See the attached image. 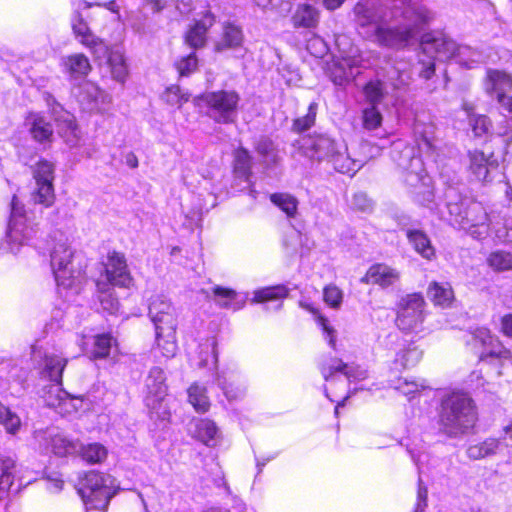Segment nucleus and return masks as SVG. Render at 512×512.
Masks as SVG:
<instances>
[{"label":"nucleus","mask_w":512,"mask_h":512,"mask_svg":"<svg viewBox=\"0 0 512 512\" xmlns=\"http://www.w3.org/2000/svg\"><path fill=\"white\" fill-rule=\"evenodd\" d=\"M353 12L361 33L392 49L413 44L435 17L428 7L412 0H359Z\"/></svg>","instance_id":"f257e3e1"},{"label":"nucleus","mask_w":512,"mask_h":512,"mask_svg":"<svg viewBox=\"0 0 512 512\" xmlns=\"http://www.w3.org/2000/svg\"><path fill=\"white\" fill-rule=\"evenodd\" d=\"M420 47L422 56L418 61L419 77L428 81L435 74V60L454 59L468 69L484 62L483 55L469 46L457 45L454 40L441 31H432L422 36Z\"/></svg>","instance_id":"f03ea898"},{"label":"nucleus","mask_w":512,"mask_h":512,"mask_svg":"<svg viewBox=\"0 0 512 512\" xmlns=\"http://www.w3.org/2000/svg\"><path fill=\"white\" fill-rule=\"evenodd\" d=\"M148 317L154 326L152 351L155 357L166 360L175 357L178 352V314L170 299L163 294L153 295L148 302Z\"/></svg>","instance_id":"7ed1b4c3"},{"label":"nucleus","mask_w":512,"mask_h":512,"mask_svg":"<svg viewBox=\"0 0 512 512\" xmlns=\"http://www.w3.org/2000/svg\"><path fill=\"white\" fill-rule=\"evenodd\" d=\"M72 30L76 39L88 48L96 59L106 60L112 78L117 82L124 83L128 76V67L123 50L120 47H108L101 38L92 32L79 13L72 19Z\"/></svg>","instance_id":"20e7f679"},{"label":"nucleus","mask_w":512,"mask_h":512,"mask_svg":"<svg viewBox=\"0 0 512 512\" xmlns=\"http://www.w3.org/2000/svg\"><path fill=\"white\" fill-rule=\"evenodd\" d=\"M392 157L397 165L405 171L404 181L406 184L416 189V201L434 210L431 178L426 172L422 158L415 155L413 147L405 146L402 141L393 143Z\"/></svg>","instance_id":"39448f33"},{"label":"nucleus","mask_w":512,"mask_h":512,"mask_svg":"<svg viewBox=\"0 0 512 512\" xmlns=\"http://www.w3.org/2000/svg\"><path fill=\"white\" fill-rule=\"evenodd\" d=\"M476 420L475 406L467 394L452 392L442 400L440 428L449 437L467 433L474 427Z\"/></svg>","instance_id":"423d86ee"},{"label":"nucleus","mask_w":512,"mask_h":512,"mask_svg":"<svg viewBox=\"0 0 512 512\" xmlns=\"http://www.w3.org/2000/svg\"><path fill=\"white\" fill-rule=\"evenodd\" d=\"M37 233V225L28 219L24 205L14 195L10 204L7 230L1 241V250L17 256L32 245Z\"/></svg>","instance_id":"0eeeda50"},{"label":"nucleus","mask_w":512,"mask_h":512,"mask_svg":"<svg viewBox=\"0 0 512 512\" xmlns=\"http://www.w3.org/2000/svg\"><path fill=\"white\" fill-rule=\"evenodd\" d=\"M447 210L448 221L453 226L465 230L475 239L488 236L491 220L482 203L463 199L460 203H448Z\"/></svg>","instance_id":"6e6552de"},{"label":"nucleus","mask_w":512,"mask_h":512,"mask_svg":"<svg viewBox=\"0 0 512 512\" xmlns=\"http://www.w3.org/2000/svg\"><path fill=\"white\" fill-rule=\"evenodd\" d=\"M479 360L496 369L498 376L502 375V369L512 363V356L501 341L485 327H477L470 331L467 339Z\"/></svg>","instance_id":"1a4fd4ad"},{"label":"nucleus","mask_w":512,"mask_h":512,"mask_svg":"<svg viewBox=\"0 0 512 512\" xmlns=\"http://www.w3.org/2000/svg\"><path fill=\"white\" fill-rule=\"evenodd\" d=\"M51 267L59 287L78 290L85 266L82 264V257L75 254L69 245L55 244L51 252Z\"/></svg>","instance_id":"9d476101"},{"label":"nucleus","mask_w":512,"mask_h":512,"mask_svg":"<svg viewBox=\"0 0 512 512\" xmlns=\"http://www.w3.org/2000/svg\"><path fill=\"white\" fill-rule=\"evenodd\" d=\"M484 85L486 92L495 97L498 103L511 114L510 118H501L495 128V133L505 137L507 141H512V96L506 95L512 90V75L502 70L489 69Z\"/></svg>","instance_id":"9b49d317"},{"label":"nucleus","mask_w":512,"mask_h":512,"mask_svg":"<svg viewBox=\"0 0 512 512\" xmlns=\"http://www.w3.org/2000/svg\"><path fill=\"white\" fill-rule=\"evenodd\" d=\"M77 491L87 509L105 510L117 488L110 476L90 471L79 480Z\"/></svg>","instance_id":"f8f14e48"},{"label":"nucleus","mask_w":512,"mask_h":512,"mask_svg":"<svg viewBox=\"0 0 512 512\" xmlns=\"http://www.w3.org/2000/svg\"><path fill=\"white\" fill-rule=\"evenodd\" d=\"M240 97L233 90L207 92L194 98L200 108H206V114L217 123H231L237 115Z\"/></svg>","instance_id":"ddd939ff"},{"label":"nucleus","mask_w":512,"mask_h":512,"mask_svg":"<svg viewBox=\"0 0 512 512\" xmlns=\"http://www.w3.org/2000/svg\"><path fill=\"white\" fill-rule=\"evenodd\" d=\"M33 438L37 448L44 454L58 457L75 455L79 449V441L68 437L56 428L36 430Z\"/></svg>","instance_id":"4468645a"},{"label":"nucleus","mask_w":512,"mask_h":512,"mask_svg":"<svg viewBox=\"0 0 512 512\" xmlns=\"http://www.w3.org/2000/svg\"><path fill=\"white\" fill-rule=\"evenodd\" d=\"M145 404L151 413L157 414L162 420L168 417V411L162 408V402L167 395L166 374L163 368L153 366L145 378Z\"/></svg>","instance_id":"2eb2a0df"},{"label":"nucleus","mask_w":512,"mask_h":512,"mask_svg":"<svg viewBox=\"0 0 512 512\" xmlns=\"http://www.w3.org/2000/svg\"><path fill=\"white\" fill-rule=\"evenodd\" d=\"M425 301L418 293L402 297L397 305V327L405 332L416 331L424 321Z\"/></svg>","instance_id":"dca6fc26"},{"label":"nucleus","mask_w":512,"mask_h":512,"mask_svg":"<svg viewBox=\"0 0 512 512\" xmlns=\"http://www.w3.org/2000/svg\"><path fill=\"white\" fill-rule=\"evenodd\" d=\"M34 179L35 188L31 192V201L45 208L51 207L55 202L53 164L47 160H40L34 169Z\"/></svg>","instance_id":"f3484780"},{"label":"nucleus","mask_w":512,"mask_h":512,"mask_svg":"<svg viewBox=\"0 0 512 512\" xmlns=\"http://www.w3.org/2000/svg\"><path fill=\"white\" fill-rule=\"evenodd\" d=\"M320 371L324 380L330 385L341 381L346 383L361 381L367 378V371L359 366L348 365L338 358H325L320 363Z\"/></svg>","instance_id":"a211bd4d"},{"label":"nucleus","mask_w":512,"mask_h":512,"mask_svg":"<svg viewBox=\"0 0 512 512\" xmlns=\"http://www.w3.org/2000/svg\"><path fill=\"white\" fill-rule=\"evenodd\" d=\"M367 67L369 63H366L363 55L357 49H352L333 63L330 68V78L335 85L345 86L355 79L360 73V68Z\"/></svg>","instance_id":"6ab92c4d"},{"label":"nucleus","mask_w":512,"mask_h":512,"mask_svg":"<svg viewBox=\"0 0 512 512\" xmlns=\"http://www.w3.org/2000/svg\"><path fill=\"white\" fill-rule=\"evenodd\" d=\"M407 451L412 461L416 465L419 475L430 472L436 467L437 458L431 457L426 446L422 443L407 445ZM427 506V488L423 486L421 476H419V486L417 493V503L415 512H424Z\"/></svg>","instance_id":"aec40b11"},{"label":"nucleus","mask_w":512,"mask_h":512,"mask_svg":"<svg viewBox=\"0 0 512 512\" xmlns=\"http://www.w3.org/2000/svg\"><path fill=\"white\" fill-rule=\"evenodd\" d=\"M98 280L109 283L110 286L129 288L133 278L128 270L125 256L116 251L109 253L105 273Z\"/></svg>","instance_id":"412c9836"},{"label":"nucleus","mask_w":512,"mask_h":512,"mask_svg":"<svg viewBox=\"0 0 512 512\" xmlns=\"http://www.w3.org/2000/svg\"><path fill=\"white\" fill-rule=\"evenodd\" d=\"M46 101L58 124L59 133L68 145L71 147L76 146L80 139V131L76 124L75 117L68 111H65L52 96L49 95Z\"/></svg>","instance_id":"4be33fe9"},{"label":"nucleus","mask_w":512,"mask_h":512,"mask_svg":"<svg viewBox=\"0 0 512 512\" xmlns=\"http://www.w3.org/2000/svg\"><path fill=\"white\" fill-rule=\"evenodd\" d=\"M219 388L229 401L242 399L246 394V383L235 368H223L216 378Z\"/></svg>","instance_id":"5701e85b"},{"label":"nucleus","mask_w":512,"mask_h":512,"mask_svg":"<svg viewBox=\"0 0 512 512\" xmlns=\"http://www.w3.org/2000/svg\"><path fill=\"white\" fill-rule=\"evenodd\" d=\"M320 17L321 11L318 7L309 3H300L291 16V23L295 29H304L315 35Z\"/></svg>","instance_id":"b1692460"},{"label":"nucleus","mask_w":512,"mask_h":512,"mask_svg":"<svg viewBox=\"0 0 512 512\" xmlns=\"http://www.w3.org/2000/svg\"><path fill=\"white\" fill-rule=\"evenodd\" d=\"M468 157L469 170L475 179L488 182L490 170L498 165L497 159L494 158V154L492 152L475 149L469 151Z\"/></svg>","instance_id":"393cba45"},{"label":"nucleus","mask_w":512,"mask_h":512,"mask_svg":"<svg viewBox=\"0 0 512 512\" xmlns=\"http://www.w3.org/2000/svg\"><path fill=\"white\" fill-rule=\"evenodd\" d=\"M243 42L242 29L233 23H225L222 34L215 43V50L217 52L232 50L237 53V56H243L245 52Z\"/></svg>","instance_id":"a878e982"},{"label":"nucleus","mask_w":512,"mask_h":512,"mask_svg":"<svg viewBox=\"0 0 512 512\" xmlns=\"http://www.w3.org/2000/svg\"><path fill=\"white\" fill-rule=\"evenodd\" d=\"M341 144H336L334 140L326 135L309 137L304 141L303 148L305 153L311 159L331 160V155L339 148Z\"/></svg>","instance_id":"bb28decb"},{"label":"nucleus","mask_w":512,"mask_h":512,"mask_svg":"<svg viewBox=\"0 0 512 512\" xmlns=\"http://www.w3.org/2000/svg\"><path fill=\"white\" fill-rule=\"evenodd\" d=\"M467 456L472 460H479L496 454H510L508 444H504L501 439L494 437L472 444L467 448Z\"/></svg>","instance_id":"cd10ccee"},{"label":"nucleus","mask_w":512,"mask_h":512,"mask_svg":"<svg viewBox=\"0 0 512 512\" xmlns=\"http://www.w3.org/2000/svg\"><path fill=\"white\" fill-rule=\"evenodd\" d=\"M414 134L419 150L433 154L438 149L439 141L433 123H424L417 120L414 125Z\"/></svg>","instance_id":"c85d7f7f"},{"label":"nucleus","mask_w":512,"mask_h":512,"mask_svg":"<svg viewBox=\"0 0 512 512\" xmlns=\"http://www.w3.org/2000/svg\"><path fill=\"white\" fill-rule=\"evenodd\" d=\"M400 279V273L395 268L386 264L372 265L367 271L363 281L378 284L382 287L393 285Z\"/></svg>","instance_id":"c756f323"},{"label":"nucleus","mask_w":512,"mask_h":512,"mask_svg":"<svg viewBox=\"0 0 512 512\" xmlns=\"http://www.w3.org/2000/svg\"><path fill=\"white\" fill-rule=\"evenodd\" d=\"M214 301L218 306L233 311H238L245 306L247 296L233 289L215 286L213 288Z\"/></svg>","instance_id":"7c9ffc66"},{"label":"nucleus","mask_w":512,"mask_h":512,"mask_svg":"<svg viewBox=\"0 0 512 512\" xmlns=\"http://www.w3.org/2000/svg\"><path fill=\"white\" fill-rule=\"evenodd\" d=\"M192 365L202 369H212L217 363L216 341L214 338H207L198 345L196 354L190 358Z\"/></svg>","instance_id":"2f4dec72"},{"label":"nucleus","mask_w":512,"mask_h":512,"mask_svg":"<svg viewBox=\"0 0 512 512\" xmlns=\"http://www.w3.org/2000/svg\"><path fill=\"white\" fill-rule=\"evenodd\" d=\"M214 23V16L207 12L200 20H197L194 25L186 33V42L192 48L203 47L206 43V34L209 28Z\"/></svg>","instance_id":"473e14b6"},{"label":"nucleus","mask_w":512,"mask_h":512,"mask_svg":"<svg viewBox=\"0 0 512 512\" xmlns=\"http://www.w3.org/2000/svg\"><path fill=\"white\" fill-rule=\"evenodd\" d=\"M62 67L63 71L68 74L71 79L86 77L91 70L88 57L82 53H76L62 58Z\"/></svg>","instance_id":"72a5a7b5"},{"label":"nucleus","mask_w":512,"mask_h":512,"mask_svg":"<svg viewBox=\"0 0 512 512\" xmlns=\"http://www.w3.org/2000/svg\"><path fill=\"white\" fill-rule=\"evenodd\" d=\"M68 359L55 353L46 352L43 356L42 375L52 382H62V373L67 364Z\"/></svg>","instance_id":"f704fd0d"},{"label":"nucleus","mask_w":512,"mask_h":512,"mask_svg":"<svg viewBox=\"0 0 512 512\" xmlns=\"http://www.w3.org/2000/svg\"><path fill=\"white\" fill-rule=\"evenodd\" d=\"M388 386L411 400L428 388L422 379L394 377L388 380Z\"/></svg>","instance_id":"c9c22d12"},{"label":"nucleus","mask_w":512,"mask_h":512,"mask_svg":"<svg viewBox=\"0 0 512 512\" xmlns=\"http://www.w3.org/2000/svg\"><path fill=\"white\" fill-rule=\"evenodd\" d=\"M329 162H331L337 172L349 174L351 176L363 166V163L360 160L351 158L347 152V148L342 144L331 155V160Z\"/></svg>","instance_id":"e433bc0d"},{"label":"nucleus","mask_w":512,"mask_h":512,"mask_svg":"<svg viewBox=\"0 0 512 512\" xmlns=\"http://www.w3.org/2000/svg\"><path fill=\"white\" fill-rule=\"evenodd\" d=\"M26 125L37 142L44 143L52 137V125L39 113H30L26 119Z\"/></svg>","instance_id":"4c0bfd02"},{"label":"nucleus","mask_w":512,"mask_h":512,"mask_svg":"<svg viewBox=\"0 0 512 512\" xmlns=\"http://www.w3.org/2000/svg\"><path fill=\"white\" fill-rule=\"evenodd\" d=\"M82 102H86L91 110H101L102 105L110 102V97L102 91L95 83L86 82L80 91Z\"/></svg>","instance_id":"58836bf2"},{"label":"nucleus","mask_w":512,"mask_h":512,"mask_svg":"<svg viewBox=\"0 0 512 512\" xmlns=\"http://www.w3.org/2000/svg\"><path fill=\"white\" fill-rule=\"evenodd\" d=\"M194 437L206 446L213 447L217 444L219 431L216 424L210 419H199L194 424Z\"/></svg>","instance_id":"ea45409f"},{"label":"nucleus","mask_w":512,"mask_h":512,"mask_svg":"<svg viewBox=\"0 0 512 512\" xmlns=\"http://www.w3.org/2000/svg\"><path fill=\"white\" fill-rule=\"evenodd\" d=\"M289 290L285 285L268 286L257 289L253 292L252 303H266L270 301L279 302L277 309L281 308V302L288 296Z\"/></svg>","instance_id":"a19ab883"},{"label":"nucleus","mask_w":512,"mask_h":512,"mask_svg":"<svg viewBox=\"0 0 512 512\" xmlns=\"http://www.w3.org/2000/svg\"><path fill=\"white\" fill-rule=\"evenodd\" d=\"M407 238L415 251L427 260L435 258V248L428 236L421 230H408Z\"/></svg>","instance_id":"79ce46f5"},{"label":"nucleus","mask_w":512,"mask_h":512,"mask_svg":"<svg viewBox=\"0 0 512 512\" xmlns=\"http://www.w3.org/2000/svg\"><path fill=\"white\" fill-rule=\"evenodd\" d=\"M422 350L413 342L399 349L395 360V369L414 367L422 358Z\"/></svg>","instance_id":"37998d69"},{"label":"nucleus","mask_w":512,"mask_h":512,"mask_svg":"<svg viewBox=\"0 0 512 512\" xmlns=\"http://www.w3.org/2000/svg\"><path fill=\"white\" fill-rule=\"evenodd\" d=\"M96 286L98 299L102 309L111 315L116 314L119 310L120 304L117 297L114 296V286H110L109 283L103 282L102 280H97Z\"/></svg>","instance_id":"c03bdc74"},{"label":"nucleus","mask_w":512,"mask_h":512,"mask_svg":"<svg viewBox=\"0 0 512 512\" xmlns=\"http://www.w3.org/2000/svg\"><path fill=\"white\" fill-rule=\"evenodd\" d=\"M428 296L435 305L449 307L454 299L452 287L449 283L433 282L428 287Z\"/></svg>","instance_id":"a18cd8bd"},{"label":"nucleus","mask_w":512,"mask_h":512,"mask_svg":"<svg viewBox=\"0 0 512 512\" xmlns=\"http://www.w3.org/2000/svg\"><path fill=\"white\" fill-rule=\"evenodd\" d=\"M234 175L250 186L251 156L244 148H238L234 153Z\"/></svg>","instance_id":"49530a36"},{"label":"nucleus","mask_w":512,"mask_h":512,"mask_svg":"<svg viewBox=\"0 0 512 512\" xmlns=\"http://www.w3.org/2000/svg\"><path fill=\"white\" fill-rule=\"evenodd\" d=\"M301 307L310 312L317 322V325L321 328L323 337L328 341L329 346L336 350V330L330 325L328 319L322 316L318 309L310 303L300 302Z\"/></svg>","instance_id":"de8ad7c7"},{"label":"nucleus","mask_w":512,"mask_h":512,"mask_svg":"<svg viewBox=\"0 0 512 512\" xmlns=\"http://www.w3.org/2000/svg\"><path fill=\"white\" fill-rule=\"evenodd\" d=\"M77 453H79L81 458L89 464L102 463L108 455L106 447L100 443L82 444L79 442V449Z\"/></svg>","instance_id":"09e8293b"},{"label":"nucleus","mask_w":512,"mask_h":512,"mask_svg":"<svg viewBox=\"0 0 512 512\" xmlns=\"http://www.w3.org/2000/svg\"><path fill=\"white\" fill-rule=\"evenodd\" d=\"M0 424L3 426L5 432L12 436L18 434L22 427V421L19 415L1 401Z\"/></svg>","instance_id":"8fccbe9b"},{"label":"nucleus","mask_w":512,"mask_h":512,"mask_svg":"<svg viewBox=\"0 0 512 512\" xmlns=\"http://www.w3.org/2000/svg\"><path fill=\"white\" fill-rule=\"evenodd\" d=\"M386 93L385 85L380 80H371L363 88V95L368 106H378Z\"/></svg>","instance_id":"3c124183"},{"label":"nucleus","mask_w":512,"mask_h":512,"mask_svg":"<svg viewBox=\"0 0 512 512\" xmlns=\"http://www.w3.org/2000/svg\"><path fill=\"white\" fill-rule=\"evenodd\" d=\"M188 399L197 412L204 413L210 407L206 388L200 386L198 383H194L188 388Z\"/></svg>","instance_id":"603ef678"},{"label":"nucleus","mask_w":512,"mask_h":512,"mask_svg":"<svg viewBox=\"0 0 512 512\" xmlns=\"http://www.w3.org/2000/svg\"><path fill=\"white\" fill-rule=\"evenodd\" d=\"M465 112L469 125L475 137H483L489 134L491 129V122L485 115L472 113L471 109L465 106Z\"/></svg>","instance_id":"864d4df0"},{"label":"nucleus","mask_w":512,"mask_h":512,"mask_svg":"<svg viewBox=\"0 0 512 512\" xmlns=\"http://www.w3.org/2000/svg\"><path fill=\"white\" fill-rule=\"evenodd\" d=\"M115 340L110 334H99L93 337V347L89 351L90 356L94 359L105 358L109 356Z\"/></svg>","instance_id":"5fc2aeb1"},{"label":"nucleus","mask_w":512,"mask_h":512,"mask_svg":"<svg viewBox=\"0 0 512 512\" xmlns=\"http://www.w3.org/2000/svg\"><path fill=\"white\" fill-rule=\"evenodd\" d=\"M489 267L495 272H505L512 270V253L496 250L489 254L487 258Z\"/></svg>","instance_id":"6e6d98bb"},{"label":"nucleus","mask_w":512,"mask_h":512,"mask_svg":"<svg viewBox=\"0 0 512 512\" xmlns=\"http://www.w3.org/2000/svg\"><path fill=\"white\" fill-rule=\"evenodd\" d=\"M15 461L11 457L0 456V494L8 491L13 483Z\"/></svg>","instance_id":"4d7b16f0"},{"label":"nucleus","mask_w":512,"mask_h":512,"mask_svg":"<svg viewBox=\"0 0 512 512\" xmlns=\"http://www.w3.org/2000/svg\"><path fill=\"white\" fill-rule=\"evenodd\" d=\"M84 406L85 402L81 397L72 396L66 392L55 412L63 417L73 416L81 411Z\"/></svg>","instance_id":"13d9d810"},{"label":"nucleus","mask_w":512,"mask_h":512,"mask_svg":"<svg viewBox=\"0 0 512 512\" xmlns=\"http://www.w3.org/2000/svg\"><path fill=\"white\" fill-rule=\"evenodd\" d=\"M65 393L66 391L62 388V382H53L45 387L42 398L47 407L56 411L63 397H65Z\"/></svg>","instance_id":"bf43d9fd"},{"label":"nucleus","mask_w":512,"mask_h":512,"mask_svg":"<svg viewBox=\"0 0 512 512\" xmlns=\"http://www.w3.org/2000/svg\"><path fill=\"white\" fill-rule=\"evenodd\" d=\"M273 204L279 207L288 217H294L297 213V199L287 193H275L270 196Z\"/></svg>","instance_id":"052dcab7"},{"label":"nucleus","mask_w":512,"mask_h":512,"mask_svg":"<svg viewBox=\"0 0 512 512\" xmlns=\"http://www.w3.org/2000/svg\"><path fill=\"white\" fill-rule=\"evenodd\" d=\"M362 125L365 130L373 131L382 125L383 116L378 106H365L361 111Z\"/></svg>","instance_id":"680f3d73"},{"label":"nucleus","mask_w":512,"mask_h":512,"mask_svg":"<svg viewBox=\"0 0 512 512\" xmlns=\"http://www.w3.org/2000/svg\"><path fill=\"white\" fill-rule=\"evenodd\" d=\"M174 66L181 77L190 76L198 67L197 56L194 52L182 56L174 63Z\"/></svg>","instance_id":"e2e57ef3"},{"label":"nucleus","mask_w":512,"mask_h":512,"mask_svg":"<svg viewBox=\"0 0 512 512\" xmlns=\"http://www.w3.org/2000/svg\"><path fill=\"white\" fill-rule=\"evenodd\" d=\"M163 98L169 105L181 107L189 100L190 95L184 92L179 86L171 85L166 88Z\"/></svg>","instance_id":"0e129e2a"},{"label":"nucleus","mask_w":512,"mask_h":512,"mask_svg":"<svg viewBox=\"0 0 512 512\" xmlns=\"http://www.w3.org/2000/svg\"><path fill=\"white\" fill-rule=\"evenodd\" d=\"M317 109L318 104L316 102L310 103L307 114L294 120L293 129L297 132H302L312 127L315 122Z\"/></svg>","instance_id":"69168bd1"},{"label":"nucleus","mask_w":512,"mask_h":512,"mask_svg":"<svg viewBox=\"0 0 512 512\" xmlns=\"http://www.w3.org/2000/svg\"><path fill=\"white\" fill-rule=\"evenodd\" d=\"M323 298L328 306L337 309L342 304L343 292L337 286L330 284L324 288Z\"/></svg>","instance_id":"338daca9"},{"label":"nucleus","mask_w":512,"mask_h":512,"mask_svg":"<svg viewBox=\"0 0 512 512\" xmlns=\"http://www.w3.org/2000/svg\"><path fill=\"white\" fill-rule=\"evenodd\" d=\"M256 5L264 9L271 8L280 13L287 12L290 9L291 0H253Z\"/></svg>","instance_id":"774afa93"}]
</instances>
